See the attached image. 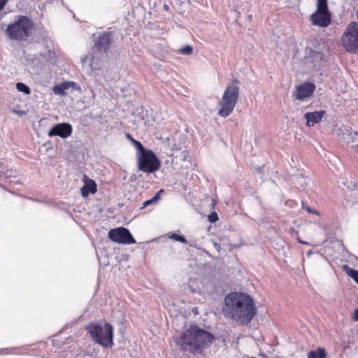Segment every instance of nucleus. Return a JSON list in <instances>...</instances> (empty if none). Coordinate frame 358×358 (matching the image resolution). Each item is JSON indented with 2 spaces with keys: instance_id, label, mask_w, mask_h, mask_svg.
<instances>
[{
  "instance_id": "7c9ffc66",
  "label": "nucleus",
  "mask_w": 358,
  "mask_h": 358,
  "mask_svg": "<svg viewBox=\"0 0 358 358\" xmlns=\"http://www.w3.org/2000/svg\"><path fill=\"white\" fill-rule=\"evenodd\" d=\"M352 319L355 321H358V308L354 311Z\"/></svg>"
},
{
  "instance_id": "39448f33",
  "label": "nucleus",
  "mask_w": 358,
  "mask_h": 358,
  "mask_svg": "<svg viewBox=\"0 0 358 358\" xmlns=\"http://www.w3.org/2000/svg\"><path fill=\"white\" fill-rule=\"evenodd\" d=\"M111 44V35L106 32L101 34L92 48L90 58V66L92 69H99V62L104 57Z\"/></svg>"
},
{
  "instance_id": "f257e3e1",
  "label": "nucleus",
  "mask_w": 358,
  "mask_h": 358,
  "mask_svg": "<svg viewBox=\"0 0 358 358\" xmlns=\"http://www.w3.org/2000/svg\"><path fill=\"white\" fill-rule=\"evenodd\" d=\"M257 309L253 299L245 293L232 292L224 299L223 315L236 322L247 325L255 317Z\"/></svg>"
},
{
  "instance_id": "58836bf2",
  "label": "nucleus",
  "mask_w": 358,
  "mask_h": 358,
  "mask_svg": "<svg viewBox=\"0 0 358 358\" xmlns=\"http://www.w3.org/2000/svg\"><path fill=\"white\" fill-rule=\"evenodd\" d=\"M23 92H24L26 94H29L31 93V91H22Z\"/></svg>"
},
{
  "instance_id": "393cba45",
  "label": "nucleus",
  "mask_w": 358,
  "mask_h": 358,
  "mask_svg": "<svg viewBox=\"0 0 358 358\" xmlns=\"http://www.w3.org/2000/svg\"><path fill=\"white\" fill-rule=\"evenodd\" d=\"M51 55L50 50H47L44 54H40L39 57L42 58V62L46 63L49 61V59Z\"/></svg>"
},
{
  "instance_id": "bb28decb",
  "label": "nucleus",
  "mask_w": 358,
  "mask_h": 358,
  "mask_svg": "<svg viewBox=\"0 0 358 358\" xmlns=\"http://www.w3.org/2000/svg\"><path fill=\"white\" fill-rule=\"evenodd\" d=\"M6 167L3 162L0 160V174H6Z\"/></svg>"
},
{
  "instance_id": "2f4dec72",
  "label": "nucleus",
  "mask_w": 358,
  "mask_h": 358,
  "mask_svg": "<svg viewBox=\"0 0 358 358\" xmlns=\"http://www.w3.org/2000/svg\"><path fill=\"white\" fill-rule=\"evenodd\" d=\"M54 92L56 94H59L60 96H65V95H66V91H54Z\"/></svg>"
},
{
  "instance_id": "c756f323",
  "label": "nucleus",
  "mask_w": 358,
  "mask_h": 358,
  "mask_svg": "<svg viewBox=\"0 0 358 358\" xmlns=\"http://www.w3.org/2000/svg\"><path fill=\"white\" fill-rule=\"evenodd\" d=\"M8 0H0V10L3 9Z\"/></svg>"
},
{
  "instance_id": "79ce46f5",
  "label": "nucleus",
  "mask_w": 358,
  "mask_h": 358,
  "mask_svg": "<svg viewBox=\"0 0 358 358\" xmlns=\"http://www.w3.org/2000/svg\"><path fill=\"white\" fill-rule=\"evenodd\" d=\"M234 90H238V87H236Z\"/></svg>"
},
{
  "instance_id": "4c0bfd02",
  "label": "nucleus",
  "mask_w": 358,
  "mask_h": 358,
  "mask_svg": "<svg viewBox=\"0 0 358 358\" xmlns=\"http://www.w3.org/2000/svg\"><path fill=\"white\" fill-rule=\"evenodd\" d=\"M311 254H312V250H309V251L307 252V256H308V257H309Z\"/></svg>"
},
{
  "instance_id": "9b49d317",
  "label": "nucleus",
  "mask_w": 358,
  "mask_h": 358,
  "mask_svg": "<svg viewBox=\"0 0 358 358\" xmlns=\"http://www.w3.org/2000/svg\"><path fill=\"white\" fill-rule=\"evenodd\" d=\"M322 59V55L321 52L315 51L308 47L305 48L303 62L307 65L308 69H311L317 68Z\"/></svg>"
},
{
  "instance_id": "dca6fc26",
  "label": "nucleus",
  "mask_w": 358,
  "mask_h": 358,
  "mask_svg": "<svg viewBox=\"0 0 358 358\" xmlns=\"http://www.w3.org/2000/svg\"><path fill=\"white\" fill-rule=\"evenodd\" d=\"M52 90H80V87L73 81H64L53 86Z\"/></svg>"
},
{
  "instance_id": "f704fd0d",
  "label": "nucleus",
  "mask_w": 358,
  "mask_h": 358,
  "mask_svg": "<svg viewBox=\"0 0 358 358\" xmlns=\"http://www.w3.org/2000/svg\"><path fill=\"white\" fill-rule=\"evenodd\" d=\"M306 209V210H307L308 212H309V213H312L317 214V212L316 210H313V209H311V208H309V207H307Z\"/></svg>"
},
{
  "instance_id": "37998d69",
  "label": "nucleus",
  "mask_w": 358,
  "mask_h": 358,
  "mask_svg": "<svg viewBox=\"0 0 358 358\" xmlns=\"http://www.w3.org/2000/svg\"><path fill=\"white\" fill-rule=\"evenodd\" d=\"M3 350H0V352H1V351H3Z\"/></svg>"
},
{
  "instance_id": "cd10ccee",
  "label": "nucleus",
  "mask_w": 358,
  "mask_h": 358,
  "mask_svg": "<svg viewBox=\"0 0 358 358\" xmlns=\"http://www.w3.org/2000/svg\"><path fill=\"white\" fill-rule=\"evenodd\" d=\"M17 90H29V87L22 83H17L16 84Z\"/></svg>"
},
{
  "instance_id": "f03ea898",
  "label": "nucleus",
  "mask_w": 358,
  "mask_h": 358,
  "mask_svg": "<svg viewBox=\"0 0 358 358\" xmlns=\"http://www.w3.org/2000/svg\"><path fill=\"white\" fill-rule=\"evenodd\" d=\"M213 336L196 324H191L178 338L176 342L181 349L200 354L211 343Z\"/></svg>"
},
{
  "instance_id": "1a4fd4ad",
  "label": "nucleus",
  "mask_w": 358,
  "mask_h": 358,
  "mask_svg": "<svg viewBox=\"0 0 358 358\" xmlns=\"http://www.w3.org/2000/svg\"><path fill=\"white\" fill-rule=\"evenodd\" d=\"M314 25L327 27L331 22V13L328 10L327 0H317V9L310 15Z\"/></svg>"
},
{
  "instance_id": "b1692460",
  "label": "nucleus",
  "mask_w": 358,
  "mask_h": 358,
  "mask_svg": "<svg viewBox=\"0 0 358 358\" xmlns=\"http://www.w3.org/2000/svg\"><path fill=\"white\" fill-rule=\"evenodd\" d=\"M178 52L184 55H189L193 52V48L189 45H186L185 46L179 49Z\"/></svg>"
},
{
  "instance_id": "5701e85b",
  "label": "nucleus",
  "mask_w": 358,
  "mask_h": 358,
  "mask_svg": "<svg viewBox=\"0 0 358 358\" xmlns=\"http://www.w3.org/2000/svg\"><path fill=\"white\" fill-rule=\"evenodd\" d=\"M295 90H315V85L313 83L305 82L302 85L296 86Z\"/></svg>"
},
{
  "instance_id": "aec40b11",
  "label": "nucleus",
  "mask_w": 358,
  "mask_h": 358,
  "mask_svg": "<svg viewBox=\"0 0 358 358\" xmlns=\"http://www.w3.org/2000/svg\"><path fill=\"white\" fill-rule=\"evenodd\" d=\"M163 190H160L157 194H155L150 199L146 200L143 203L142 208H145L150 205H154L157 203V201L160 199V192Z\"/></svg>"
},
{
  "instance_id": "9d476101",
  "label": "nucleus",
  "mask_w": 358,
  "mask_h": 358,
  "mask_svg": "<svg viewBox=\"0 0 358 358\" xmlns=\"http://www.w3.org/2000/svg\"><path fill=\"white\" fill-rule=\"evenodd\" d=\"M108 238L113 242L122 244H134L136 241L127 228L120 227L112 229L108 232Z\"/></svg>"
},
{
  "instance_id": "412c9836",
  "label": "nucleus",
  "mask_w": 358,
  "mask_h": 358,
  "mask_svg": "<svg viewBox=\"0 0 358 358\" xmlns=\"http://www.w3.org/2000/svg\"><path fill=\"white\" fill-rule=\"evenodd\" d=\"M127 136L128 138H130L132 141V143H133L135 148L138 152V153H144V151H148V149H145L144 148V146L143 145V144L140 141L134 140V138H132L131 136H130V134H128L127 135Z\"/></svg>"
},
{
  "instance_id": "72a5a7b5",
  "label": "nucleus",
  "mask_w": 358,
  "mask_h": 358,
  "mask_svg": "<svg viewBox=\"0 0 358 358\" xmlns=\"http://www.w3.org/2000/svg\"><path fill=\"white\" fill-rule=\"evenodd\" d=\"M348 187L350 189H354L357 187V185L355 183L350 182V185H348Z\"/></svg>"
},
{
  "instance_id": "473e14b6",
  "label": "nucleus",
  "mask_w": 358,
  "mask_h": 358,
  "mask_svg": "<svg viewBox=\"0 0 358 358\" xmlns=\"http://www.w3.org/2000/svg\"><path fill=\"white\" fill-rule=\"evenodd\" d=\"M213 246L214 248L216 249V250L217 252H220V250H221V246L220 245L219 243H213Z\"/></svg>"
},
{
  "instance_id": "a19ab883",
  "label": "nucleus",
  "mask_w": 358,
  "mask_h": 358,
  "mask_svg": "<svg viewBox=\"0 0 358 358\" xmlns=\"http://www.w3.org/2000/svg\"><path fill=\"white\" fill-rule=\"evenodd\" d=\"M189 246H190V247H195V245H193L192 243H189Z\"/></svg>"
},
{
  "instance_id": "6e6552de",
  "label": "nucleus",
  "mask_w": 358,
  "mask_h": 358,
  "mask_svg": "<svg viewBox=\"0 0 358 358\" xmlns=\"http://www.w3.org/2000/svg\"><path fill=\"white\" fill-rule=\"evenodd\" d=\"M239 96L238 91H224L222 99L218 101L220 107L218 115L227 117L233 112Z\"/></svg>"
},
{
  "instance_id": "f3484780",
  "label": "nucleus",
  "mask_w": 358,
  "mask_h": 358,
  "mask_svg": "<svg viewBox=\"0 0 358 358\" xmlns=\"http://www.w3.org/2000/svg\"><path fill=\"white\" fill-rule=\"evenodd\" d=\"M357 136V132L354 131L352 129L348 126H343L338 130V136L344 141L348 140L349 136Z\"/></svg>"
},
{
  "instance_id": "0eeeda50",
  "label": "nucleus",
  "mask_w": 358,
  "mask_h": 358,
  "mask_svg": "<svg viewBox=\"0 0 358 358\" xmlns=\"http://www.w3.org/2000/svg\"><path fill=\"white\" fill-rule=\"evenodd\" d=\"M161 162L154 153L149 150L144 153H138V169L147 173H152L159 169Z\"/></svg>"
},
{
  "instance_id": "c85d7f7f",
  "label": "nucleus",
  "mask_w": 358,
  "mask_h": 358,
  "mask_svg": "<svg viewBox=\"0 0 358 358\" xmlns=\"http://www.w3.org/2000/svg\"><path fill=\"white\" fill-rule=\"evenodd\" d=\"M357 138H358V134H357V136H355L353 134L352 136H349L348 138V140H346L345 141H347L348 143H350V141L352 143H355V142L357 141Z\"/></svg>"
},
{
  "instance_id": "20e7f679",
  "label": "nucleus",
  "mask_w": 358,
  "mask_h": 358,
  "mask_svg": "<svg viewBox=\"0 0 358 358\" xmlns=\"http://www.w3.org/2000/svg\"><path fill=\"white\" fill-rule=\"evenodd\" d=\"M87 329L96 343L105 348L113 345V328L110 324L105 322L103 325L90 324Z\"/></svg>"
},
{
  "instance_id": "a211bd4d",
  "label": "nucleus",
  "mask_w": 358,
  "mask_h": 358,
  "mask_svg": "<svg viewBox=\"0 0 358 358\" xmlns=\"http://www.w3.org/2000/svg\"><path fill=\"white\" fill-rule=\"evenodd\" d=\"M326 356L325 350L321 348L317 350H312L308 354V358H325Z\"/></svg>"
},
{
  "instance_id": "2eb2a0df",
  "label": "nucleus",
  "mask_w": 358,
  "mask_h": 358,
  "mask_svg": "<svg viewBox=\"0 0 358 358\" xmlns=\"http://www.w3.org/2000/svg\"><path fill=\"white\" fill-rule=\"evenodd\" d=\"M314 91H294L292 97L300 101H307L313 95Z\"/></svg>"
},
{
  "instance_id": "ddd939ff",
  "label": "nucleus",
  "mask_w": 358,
  "mask_h": 358,
  "mask_svg": "<svg viewBox=\"0 0 358 358\" xmlns=\"http://www.w3.org/2000/svg\"><path fill=\"white\" fill-rule=\"evenodd\" d=\"M325 113L326 112L324 110L306 113L303 117L306 120V126L310 127L320 123Z\"/></svg>"
},
{
  "instance_id": "f8f14e48",
  "label": "nucleus",
  "mask_w": 358,
  "mask_h": 358,
  "mask_svg": "<svg viewBox=\"0 0 358 358\" xmlns=\"http://www.w3.org/2000/svg\"><path fill=\"white\" fill-rule=\"evenodd\" d=\"M72 126L69 123H58L53 126L48 131V136H59L62 138H66L72 134Z\"/></svg>"
},
{
  "instance_id": "4be33fe9",
  "label": "nucleus",
  "mask_w": 358,
  "mask_h": 358,
  "mask_svg": "<svg viewBox=\"0 0 358 358\" xmlns=\"http://www.w3.org/2000/svg\"><path fill=\"white\" fill-rule=\"evenodd\" d=\"M168 237L171 239H173L176 241H178V242H180V243H187V241L185 238V237L182 235H179V234H175V233H173V234H168Z\"/></svg>"
},
{
  "instance_id": "e433bc0d",
  "label": "nucleus",
  "mask_w": 358,
  "mask_h": 358,
  "mask_svg": "<svg viewBox=\"0 0 358 358\" xmlns=\"http://www.w3.org/2000/svg\"><path fill=\"white\" fill-rule=\"evenodd\" d=\"M298 241H299V243H300L301 244H304V245H307L308 244L307 242L301 241L300 238H298Z\"/></svg>"
},
{
  "instance_id": "4468645a",
  "label": "nucleus",
  "mask_w": 358,
  "mask_h": 358,
  "mask_svg": "<svg viewBox=\"0 0 358 358\" xmlns=\"http://www.w3.org/2000/svg\"><path fill=\"white\" fill-rule=\"evenodd\" d=\"M96 189V184L94 180L85 177L84 179V185L81 188L82 196L87 197L90 193L94 194Z\"/></svg>"
},
{
  "instance_id": "a878e982",
  "label": "nucleus",
  "mask_w": 358,
  "mask_h": 358,
  "mask_svg": "<svg viewBox=\"0 0 358 358\" xmlns=\"http://www.w3.org/2000/svg\"><path fill=\"white\" fill-rule=\"evenodd\" d=\"M208 220L213 223V222H215L216 221L218 220V215L217 214V213L215 212H213V213H211L209 215H208Z\"/></svg>"
},
{
  "instance_id": "c9c22d12",
  "label": "nucleus",
  "mask_w": 358,
  "mask_h": 358,
  "mask_svg": "<svg viewBox=\"0 0 358 358\" xmlns=\"http://www.w3.org/2000/svg\"><path fill=\"white\" fill-rule=\"evenodd\" d=\"M15 112L20 115H24L26 114L25 111L24 110H15Z\"/></svg>"
},
{
  "instance_id": "423d86ee",
  "label": "nucleus",
  "mask_w": 358,
  "mask_h": 358,
  "mask_svg": "<svg viewBox=\"0 0 358 358\" xmlns=\"http://www.w3.org/2000/svg\"><path fill=\"white\" fill-rule=\"evenodd\" d=\"M341 43L347 52H358V23L352 21L346 27L342 37Z\"/></svg>"
},
{
  "instance_id": "ea45409f",
  "label": "nucleus",
  "mask_w": 358,
  "mask_h": 358,
  "mask_svg": "<svg viewBox=\"0 0 358 358\" xmlns=\"http://www.w3.org/2000/svg\"><path fill=\"white\" fill-rule=\"evenodd\" d=\"M225 90H231V87L229 86H227Z\"/></svg>"
},
{
  "instance_id": "7ed1b4c3",
  "label": "nucleus",
  "mask_w": 358,
  "mask_h": 358,
  "mask_svg": "<svg viewBox=\"0 0 358 358\" xmlns=\"http://www.w3.org/2000/svg\"><path fill=\"white\" fill-rule=\"evenodd\" d=\"M33 27L31 19L22 15L8 26L6 33L12 40L24 41L31 36Z\"/></svg>"
},
{
  "instance_id": "6ab92c4d",
  "label": "nucleus",
  "mask_w": 358,
  "mask_h": 358,
  "mask_svg": "<svg viewBox=\"0 0 358 358\" xmlns=\"http://www.w3.org/2000/svg\"><path fill=\"white\" fill-rule=\"evenodd\" d=\"M343 270L346 272V273L354 280L355 282L358 284V271L350 268L347 265L343 266Z\"/></svg>"
}]
</instances>
